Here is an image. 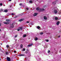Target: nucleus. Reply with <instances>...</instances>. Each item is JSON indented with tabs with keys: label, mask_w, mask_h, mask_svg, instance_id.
<instances>
[{
	"label": "nucleus",
	"mask_w": 61,
	"mask_h": 61,
	"mask_svg": "<svg viewBox=\"0 0 61 61\" xmlns=\"http://www.w3.org/2000/svg\"><path fill=\"white\" fill-rule=\"evenodd\" d=\"M6 21L7 22H4L3 23L5 24H6V25H8L9 24V23H10V22H11L10 20L8 19H6Z\"/></svg>",
	"instance_id": "nucleus-1"
},
{
	"label": "nucleus",
	"mask_w": 61,
	"mask_h": 61,
	"mask_svg": "<svg viewBox=\"0 0 61 61\" xmlns=\"http://www.w3.org/2000/svg\"><path fill=\"white\" fill-rule=\"evenodd\" d=\"M15 22H13L12 24H10V28H12L14 27V25H15Z\"/></svg>",
	"instance_id": "nucleus-2"
},
{
	"label": "nucleus",
	"mask_w": 61,
	"mask_h": 61,
	"mask_svg": "<svg viewBox=\"0 0 61 61\" xmlns=\"http://www.w3.org/2000/svg\"><path fill=\"white\" fill-rule=\"evenodd\" d=\"M57 10L54 9V11L53 12L55 14H56V13H57Z\"/></svg>",
	"instance_id": "nucleus-3"
},
{
	"label": "nucleus",
	"mask_w": 61,
	"mask_h": 61,
	"mask_svg": "<svg viewBox=\"0 0 61 61\" xmlns=\"http://www.w3.org/2000/svg\"><path fill=\"white\" fill-rule=\"evenodd\" d=\"M7 59L8 61H11V59L10 58H9V57H7Z\"/></svg>",
	"instance_id": "nucleus-4"
},
{
	"label": "nucleus",
	"mask_w": 61,
	"mask_h": 61,
	"mask_svg": "<svg viewBox=\"0 0 61 61\" xmlns=\"http://www.w3.org/2000/svg\"><path fill=\"white\" fill-rule=\"evenodd\" d=\"M36 10L37 11H40V9L39 8V7L36 8Z\"/></svg>",
	"instance_id": "nucleus-5"
},
{
	"label": "nucleus",
	"mask_w": 61,
	"mask_h": 61,
	"mask_svg": "<svg viewBox=\"0 0 61 61\" xmlns=\"http://www.w3.org/2000/svg\"><path fill=\"white\" fill-rule=\"evenodd\" d=\"M24 20V19H22L19 20V22H22V21H23Z\"/></svg>",
	"instance_id": "nucleus-6"
},
{
	"label": "nucleus",
	"mask_w": 61,
	"mask_h": 61,
	"mask_svg": "<svg viewBox=\"0 0 61 61\" xmlns=\"http://www.w3.org/2000/svg\"><path fill=\"white\" fill-rule=\"evenodd\" d=\"M38 14V13H34V14L33 15V16H35L37 15Z\"/></svg>",
	"instance_id": "nucleus-7"
},
{
	"label": "nucleus",
	"mask_w": 61,
	"mask_h": 61,
	"mask_svg": "<svg viewBox=\"0 0 61 61\" xmlns=\"http://www.w3.org/2000/svg\"><path fill=\"white\" fill-rule=\"evenodd\" d=\"M19 56H25V55L24 54H21L19 55Z\"/></svg>",
	"instance_id": "nucleus-8"
},
{
	"label": "nucleus",
	"mask_w": 61,
	"mask_h": 61,
	"mask_svg": "<svg viewBox=\"0 0 61 61\" xmlns=\"http://www.w3.org/2000/svg\"><path fill=\"white\" fill-rule=\"evenodd\" d=\"M27 51L25 52L26 54H28V53H29V51H28V50H27Z\"/></svg>",
	"instance_id": "nucleus-9"
},
{
	"label": "nucleus",
	"mask_w": 61,
	"mask_h": 61,
	"mask_svg": "<svg viewBox=\"0 0 61 61\" xmlns=\"http://www.w3.org/2000/svg\"><path fill=\"white\" fill-rule=\"evenodd\" d=\"M45 9H40V11H44Z\"/></svg>",
	"instance_id": "nucleus-10"
},
{
	"label": "nucleus",
	"mask_w": 61,
	"mask_h": 61,
	"mask_svg": "<svg viewBox=\"0 0 61 61\" xmlns=\"http://www.w3.org/2000/svg\"><path fill=\"white\" fill-rule=\"evenodd\" d=\"M44 19L45 20H46L47 19V17L46 16H44Z\"/></svg>",
	"instance_id": "nucleus-11"
},
{
	"label": "nucleus",
	"mask_w": 61,
	"mask_h": 61,
	"mask_svg": "<svg viewBox=\"0 0 61 61\" xmlns=\"http://www.w3.org/2000/svg\"><path fill=\"white\" fill-rule=\"evenodd\" d=\"M60 23V22L59 21H58L56 23L57 25H59V24Z\"/></svg>",
	"instance_id": "nucleus-12"
},
{
	"label": "nucleus",
	"mask_w": 61,
	"mask_h": 61,
	"mask_svg": "<svg viewBox=\"0 0 61 61\" xmlns=\"http://www.w3.org/2000/svg\"><path fill=\"white\" fill-rule=\"evenodd\" d=\"M23 45L22 44H21L20 45V48H23Z\"/></svg>",
	"instance_id": "nucleus-13"
},
{
	"label": "nucleus",
	"mask_w": 61,
	"mask_h": 61,
	"mask_svg": "<svg viewBox=\"0 0 61 61\" xmlns=\"http://www.w3.org/2000/svg\"><path fill=\"white\" fill-rule=\"evenodd\" d=\"M1 11L4 12V10H3V9H0V12H1Z\"/></svg>",
	"instance_id": "nucleus-14"
},
{
	"label": "nucleus",
	"mask_w": 61,
	"mask_h": 61,
	"mask_svg": "<svg viewBox=\"0 0 61 61\" xmlns=\"http://www.w3.org/2000/svg\"><path fill=\"white\" fill-rule=\"evenodd\" d=\"M58 18H57V17H55V20H58Z\"/></svg>",
	"instance_id": "nucleus-15"
},
{
	"label": "nucleus",
	"mask_w": 61,
	"mask_h": 61,
	"mask_svg": "<svg viewBox=\"0 0 61 61\" xmlns=\"http://www.w3.org/2000/svg\"><path fill=\"white\" fill-rule=\"evenodd\" d=\"M19 29H20L21 30H22L23 28H22V27H19Z\"/></svg>",
	"instance_id": "nucleus-16"
},
{
	"label": "nucleus",
	"mask_w": 61,
	"mask_h": 61,
	"mask_svg": "<svg viewBox=\"0 0 61 61\" xmlns=\"http://www.w3.org/2000/svg\"><path fill=\"white\" fill-rule=\"evenodd\" d=\"M26 35L25 34L23 35V37H26Z\"/></svg>",
	"instance_id": "nucleus-17"
},
{
	"label": "nucleus",
	"mask_w": 61,
	"mask_h": 61,
	"mask_svg": "<svg viewBox=\"0 0 61 61\" xmlns=\"http://www.w3.org/2000/svg\"><path fill=\"white\" fill-rule=\"evenodd\" d=\"M29 2L30 3H33V1H32V0H30V1Z\"/></svg>",
	"instance_id": "nucleus-18"
},
{
	"label": "nucleus",
	"mask_w": 61,
	"mask_h": 61,
	"mask_svg": "<svg viewBox=\"0 0 61 61\" xmlns=\"http://www.w3.org/2000/svg\"><path fill=\"white\" fill-rule=\"evenodd\" d=\"M35 40H36V41H37V40H38V38H37V37H36L35 39Z\"/></svg>",
	"instance_id": "nucleus-19"
},
{
	"label": "nucleus",
	"mask_w": 61,
	"mask_h": 61,
	"mask_svg": "<svg viewBox=\"0 0 61 61\" xmlns=\"http://www.w3.org/2000/svg\"><path fill=\"white\" fill-rule=\"evenodd\" d=\"M53 4L54 5H56V2L55 1V2H53Z\"/></svg>",
	"instance_id": "nucleus-20"
},
{
	"label": "nucleus",
	"mask_w": 61,
	"mask_h": 61,
	"mask_svg": "<svg viewBox=\"0 0 61 61\" xmlns=\"http://www.w3.org/2000/svg\"><path fill=\"white\" fill-rule=\"evenodd\" d=\"M37 28L38 29H40V27L39 26H38L37 27Z\"/></svg>",
	"instance_id": "nucleus-21"
},
{
	"label": "nucleus",
	"mask_w": 61,
	"mask_h": 61,
	"mask_svg": "<svg viewBox=\"0 0 61 61\" xmlns=\"http://www.w3.org/2000/svg\"><path fill=\"white\" fill-rule=\"evenodd\" d=\"M9 47V45H7L6 46V47L7 48H8Z\"/></svg>",
	"instance_id": "nucleus-22"
},
{
	"label": "nucleus",
	"mask_w": 61,
	"mask_h": 61,
	"mask_svg": "<svg viewBox=\"0 0 61 61\" xmlns=\"http://www.w3.org/2000/svg\"><path fill=\"white\" fill-rule=\"evenodd\" d=\"M4 11L5 12H7L8 11L7 10H4Z\"/></svg>",
	"instance_id": "nucleus-23"
},
{
	"label": "nucleus",
	"mask_w": 61,
	"mask_h": 61,
	"mask_svg": "<svg viewBox=\"0 0 61 61\" xmlns=\"http://www.w3.org/2000/svg\"><path fill=\"white\" fill-rule=\"evenodd\" d=\"M46 42H49V40H48V39H47V40H46Z\"/></svg>",
	"instance_id": "nucleus-24"
},
{
	"label": "nucleus",
	"mask_w": 61,
	"mask_h": 61,
	"mask_svg": "<svg viewBox=\"0 0 61 61\" xmlns=\"http://www.w3.org/2000/svg\"><path fill=\"white\" fill-rule=\"evenodd\" d=\"M23 51H24L25 50V48H23Z\"/></svg>",
	"instance_id": "nucleus-25"
},
{
	"label": "nucleus",
	"mask_w": 61,
	"mask_h": 61,
	"mask_svg": "<svg viewBox=\"0 0 61 61\" xmlns=\"http://www.w3.org/2000/svg\"><path fill=\"white\" fill-rule=\"evenodd\" d=\"M8 54V52H6L5 53V54L6 55H7V54Z\"/></svg>",
	"instance_id": "nucleus-26"
},
{
	"label": "nucleus",
	"mask_w": 61,
	"mask_h": 61,
	"mask_svg": "<svg viewBox=\"0 0 61 61\" xmlns=\"http://www.w3.org/2000/svg\"><path fill=\"white\" fill-rule=\"evenodd\" d=\"M0 5L1 6L2 5H3V4L2 3H0Z\"/></svg>",
	"instance_id": "nucleus-27"
},
{
	"label": "nucleus",
	"mask_w": 61,
	"mask_h": 61,
	"mask_svg": "<svg viewBox=\"0 0 61 61\" xmlns=\"http://www.w3.org/2000/svg\"><path fill=\"white\" fill-rule=\"evenodd\" d=\"M27 46L30 47V46H31V45H29L28 46Z\"/></svg>",
	"instance_id": "nucleus-28"
},
{
	"label": "nucleus",
	"mask_w": 61,
	"mask_h": 61,
	"mask_svg": "<svg viewBox=\"0 0 61 61\" xmlns=\"http://www.w3.org/2000/svg\"><path fill=\"white\" fill-rule=\"evenodd\" d=\"M50 52V50H49L48 51V53H49Z\"/></svg>",
	"instance_id": "nucleus-29"
},
{
	"label": "nucleus",
	"mask_w": 61,
	"mask_h": 61,
	"mask_svg": "<svg viewBox=\"0 0 61 61\" xmlns=\"http://www.w3.org/2000/svg\"><path fill=\"white\" fill-rule=\"evenodd\" d=\"M40 34V35H43V32H41Z\"/></svg>",
	"instance_id": "nucleus-30"
},
{
	"label": "nucleus",
	"mask_w": 61,
	"mask_h": 61,
	"mask_svg": "<svg viewBox=\"0 0 61 61\" xmlns=\"http://www.w3.org/2000/svg\"><path fill=\"white\" fill-rule=\"evenodd\" d=\"M44 8H45L46 7V5H44V7H43Z\"/></svg>",
	"instance_id": "nucleus-31"
},
{
	"label": "nucleus",
	"mask_w": 61,
	"mask_h": 61,
	"mask_svg": "<svg viewBox=\"0 0 61 61\" xmlns=\"http://www.w3.org/2000/svg\"><path fill=\"white\" fill-rule=\"evenodd\" d=\"M17 36V35H16L15 36V37H16Z\"/></svg>",
	"instance_id": "nucleus-32"
},
{
	"label": "nucleus",
	"mask_w": 61,
	"mask_h": 61,
	"mask_svg": "<svg viewBox=\"0 0 61 61\" xmlns=\"http://www.w3.org/2000/svg\"><path fill=\"white\" fill-rule=\"evenodd\" d=\"M30 46H33V44L31 43L30 44Z\"/></svg>",
	"instance_id": "nucleus-33"
},
{
	"label": "nucleus",
	"mask_w": 61,
	"mask_h": 61,
	"mask_svg": "<svg viewBox=\"0 0 61 61\" xmlns=\"http://www.w3.org/2000/svg\"><path fill=\"white\" fill-rule=\"evenodd\" d=\"M22 5V3H20V4H19V5Z\"/></svg>",
	"instance_id": "nucleus-34"
},
{
	"label": "nucleus",
	"mask_w": 61,
	"mask_h": 61,
	"mask_svg": "<svg viewBox=\"0 0 61 61\" xmlns=\"http://www.w3.org/2000/svg\"><path fill=\"white\" fill-rule=\"evenodd\" d=\"M26 9L27 10H28V8H26Z\"/></svg>",
	"instance_id": "nucleus-35"
},
{
	"label": "nucleus",
	"mask_w": 61,
	"mask_h": 61,
	"mask_svg": "<svg viewBox=\"0 0 61 61\" xmlns=\"http://www.w3.org/2000/svg\"><path fill=\"white\" fill-rule=\"evenodd\" d=\"M11 15H14V14L12 13V14H11Z\"/></svg>",
	"instance_id": "nucleus-36"
},
{
	"label": "nucleus",
	"mask_w": 61,
	"mask_h": 61,
	"mask_svg": "<svg viewBox=\"0 0 61 61\" xmlns=\"http://www.w3.org/2000/svg\"><path fill=\"white\" fill-rule=\"evenodd\" d=\"M26 23H29V21H27L26 22Z\"/></svg>",
	"instance_id": "nucleus-37"
},
{
	"label": "nucleus",
	"mask_w": 61,
	"mask_h": 61,
	"mask_svg": "<svg viewBox=\"0 0 61 61\" xmlns=\"http://www.w3.org/2000/svg\"><path fill=\"white\" fill-rule=\"evenodd\" d=\"M20 30V29H18L17 30V31H19V30Z\"/></svg>",
	"instance_id": "nucleus-38"
},
{
	"label": "nucleus",
	"mask_w": 61,
	"mask_h": 61,
	"mask_svg": "<svg viewBox=\"0 0 61 61\" xmlns=\"http://www.w3.org/2000/svg\"><path fill=\"white\" fill-rule=\"evenodd\" d=\"M14 53H15V52H16V51H14Z\"/></svg>",
	"instance_id": "nucleus-39"
},
{
	"label": "nucleus",
	"mask_w": 61,
	"mask_h": 61,
	"mask_svg": "<svg viewBox=\"0 0 61 61\" xmlns=\"http://www.w3.org/2000/svg\"><path fill=\"white\" fill-rule=\"evenodd\" d=\"M16 17H17V16H16L15 17V18H16Z\"/></svg>",
	"instance_id": "nucleus-40"
},
{
	"label": "nucleus",
	"mask_w": 61,
	"mask_h": 61,
	"mask_svg": "<svg viewBox=\"0 0 61 61\" xmlns=\"http://www.w3.org/2000/svg\"><path fill=\"white\" fill-rule=\"evenodd\" d=\"M60 37V36H58V37H59H59Z\"/></svg>",
	"instance_id": "nucleus-41"
},
{
	"label": "nucleus",
	"mask_w": 61,
	"mask_h": 61,
	"mask_svg": "<svg viewBox=\"0 0 61 61\" xmlns=\"http://www.w3.org/2000/svg\"><path fill=\"white\" fill-rule=\"evenodd\" d=\"M12 7V6H10V7Z\"/></svg>",
	"instance_id": "nucleus-42"
},
{
	"label": "nucleus",
	"mask_w": 61,
	"mask_h": 61,
	"mask_svg": "<svg viewBox=\"0 0 61 61\" xmlns=\"http://www.w3.org/2000/svg\"><path fill=\"white\" fill-rule=\"evenodd\" d=\"M10 1H11L12 0H9Z\"/></svg>",
	"instance_id": "nucleus-43"
},
{
	"label": "nucleus",
	"mask_w": 61,
	"mask_h": 61,
	"mask_svg": "<svg viewBox=\"0 0 61 61\" xmlns=\"http://www.w3.org/2000/svg\"><path fill=\"white\" fill-rule=\"evenodd\" d=\"M1 24H0V26H1Z\"/></svg>",
	"instance_id": "nucleus-44"
},
{
	"label": "nucleus",
	"mask_w": 61,
	"mask_h": 61,
	"mask_svg": "<svg viewBox=\"0 0 61 61\" xmlns=\"http://www.w3.org/2000/svg\"><path fill=\"white\" fill-rule=\"evenodd\" d=\"M0 31H1V29H0Z\"/></svg>",
	"instance_id": "nucleus-45"
},
{
	"label": "nucleus",
	"mask_w": 61,
	"mask_h": 61,
	"mask_svg": "<svg viewBox=\"0 0 61 61\" xmlns=\"http://www.w3.org/2000/svg\"><path fill=\"white\" fill-rule=\"evenodd\" d=\"M0 60H1V59L0 58Z\"/></svg>",
	"instance_id": "nucleus-46"
},
{
	"label": "nucleus",
	"mask_w": 61,
	"mask_h": 61,
	"mask_svg": "<svg viewBox=\"0 0 61 61\" xmlns=\"http://www.w3.org/2000/svg\"><path fill=\"white\" fill-rule=\"evenodd\" d=\"M1 45H2V44H1Z\"/></svg>",
	"instance_id": "nucleus-47"
}]
</instances>
